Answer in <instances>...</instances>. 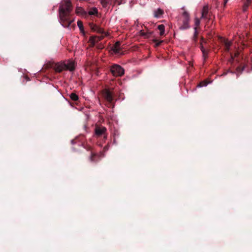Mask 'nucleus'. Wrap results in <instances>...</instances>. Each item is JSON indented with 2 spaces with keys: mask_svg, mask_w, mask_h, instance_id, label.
Returning a JSON list of instances; mask_svg holds the SVG:
<instances>
[{
  "mask_svg": "<svg viewBox=\"0 0 252 252\" xmlns=\"http://www.w3.org/2000/svg\"><path fill=\"white\" fill-rule=\"evenodd\" d=\"M209 16V7L208 5H205L202 10L201 18L204 19H207Z\"/></svg>",
  "mask_w": 252,
  "mask_h": 252,
  "instance_id": "nucleus-10",
  "label": "nucleus"
},
{
  "mask_svg": "<svg viewBox=\"0 0 252 252\" xmlns=\"http://www.w3.org/2000/svg\"><path fill=\"white\" fill-rule=\"evenodd\" d=\"M251 3V0H248L245 3V4L243 5V11H246L248 9V8Z\"/></svg>",
  "mask_w": 252,
  "mask_h": 252,
  "instance_id": "nucleus-21",
  "label": "nucleus"
},
{
  "mask_svg": "<svg viewBox=\"0 0 252 252\" xmlns=\"http://www.w3.org/2000/svg\"><path fill=\"white\" fill-rule=\"evenodd\" d=\"M65 69L66 70H68L69 71H73L75 69L74 63L72 61H67V63H65Z\"/></svg>",
  "mask_w": 252,
  "mask_h": 252,
  "instance_id": "nucleus-13",
  "label": "nucleus"
},
{
  "mask_svg": "<svg viewBox=\"0 0 252 252\" xmlns=\"http://www.w3.org/2000/svg\"><path fill=\"white\" fill-rule=\"evenodd\" d=\"M163 13V10L158 8L156 11H155V17H159Z\"/></svg>",
  "mask_w": 252,
  "mask_h": 252,
  "instance_id": "nucleus-18",
  "label": "nucleus"
},
{
  "mask_svg": "<svg viewBox=\"0 0 252 252\" xmlns=\"http://www.w3.org/2000/svg\"><path fill=\"white\" fill-rule=\"evenodd\" d=\"M104 35H100V36H92L90 37V40L91 41V43L92 45V46H94L95 43L98 42V41L102 40L103 37Z\"/></svg>",
  "mask_w": 252,
  "mask_h": 252,
  "instance_id": "nucleus-9",
  "label": "nucleus"
},
{
  "mask_svg": "<svg viewBox=\"0 0 252 252\" xmlns=\"http://www.w3.org/2000/svg\"><path fill=\"white\" fill-rule=\"evenodd\" d=\"M77 25H78L80 31L82 32H84V28H83V25L82 22L81 21H79V20L78 21H77Z\"/></svg>",
  "mask_w": 252,
  "mask_h": 252,
  "instance_id": "nucleus-22",
  "label": "nucleus"
},
{
  "mask_svg": "<svg viewBox=\"0 0 252 252\" xmlns=\"http://www.w3.org/2000/svg\"><path fill=\"white\" fill-rule=\"evenodd\" d=\"M153 41H154V42H155L156 43V46H159L161 44V43L163 42L162 40H159L156 39H154Z\"/></svg>",
  "mask_w": 252,
  "mask_h": 252,
  "instance_id": "nucleus-24",
  "label": "nucleus"
},
{
  "mask_svg": "<svg viewBox=\"0 0 252 252\" xmlns=\"http://www.w3.org/2000/svg\"><path fill=\"white\" fill-rule=\"evenodd\" d=\"M213 1H218V0H213Z\"/></svg>",
  "mask_w": 252,
  "mask_h": 252,
  "instance_id": "nucleus-27",
  "label": "nucleus"
},
{
  "mask_svg": "<svg viewBox=\"0 0 252 252\" xmlns=\"http://www.w3.org/2000/svg\"><path fill=\"white\" fill-rule=\"evenodd\" d=\"M228 0H223L224 1V5H225V4H226L227 2L228 1Z\"/></svg>",
  "mask_w": 252,
  "mask_h": 252,
  "instance_id": "nucleus-26",
  "label": "nucleus"
},
{
  "mask_svg": "<svg viewBox=\"0 0 252 252\" xmlns=\"http://www.w3.org/2000/svg\"><path fill=\"white\" fill-rule=\"evenodd\" d=\"M200 25V20L197 18H195V27H194V35H193V40L194 41H196V39H197V27H198Z\"/></svg>",
  "mask_w": 252,
  "mask_h": 252,
  "instance_id": "nucleus-11",
  "label": "nucleus"
},
{
  "mask_svg": "<svg viewBox=\"0 0 252 252\" xmlns=\"http://www.w3.org/2000/svg\"><path fill=\"white\" fill-rule=\"evenodd\" d=\"M95 154H93L92 152H91V156L90 158V159L91 161H94V157H95Z\"/></svg>",
  "mask_w": 252,
  "mask_h": 252,
  "instance_id": "nucleus-25",
  "label": "nucleus"
},
{
  "mask_svg": "<svg viewBox=\"0 0 252 252\" xmlns=\"http://www.w3.org/2000/svg\"><path fill=\"white\" fill-rule=\"evenodd\" d=\"M72 10V4L69 0H63L61 1L59 12L60 22L64 27H68L73 21L71 18Z\"/></svg>",
  "mask_w": 252,
  "mask_h": 252,
  "instance_id": "nucleus-1",
  "label": "nucleus"
},
{
  "mask_svg": "<svg viewBox=\"0 0 252 252\" xmlns=\"http://www.w3.org/2000/svg\"><path fill=\"white\" fill-rule=\"evenodd\" d=\"M94 135L97 137L103 136L105 140L107 139V128L103 126H96L94 128Z\"/></svg>",
  "mask_w": 252,
  "mask_h": 252,
  "instance_id": "nucleus-7",
  "label": "nucleus"
},
{
  "mask_svg": "<svg viewBox=\"0 0 252 252\" xmlns=\"http://www.w3.org/2000/svg\"><path fill=\"white\" fill-rule=\"evenodd\" d=\"M99 1L102 7L104 8L107 7L108 5L110 4L109 0H99Z\"/></svg>",
  "mask_w": 252,
  "mask_h": 252,
  "instance_id": "nucleus-19",
  "label": "nucleus"
},
{
  "mask_svg": "<svg viewBox=\"0 0 252 252\" xmlns=\"http://www.w3.org/2000/svg\"><path fill=\"white\" fill-rule=\"evenodd\" d=\"M102 95L105 100L109 103L111 107L113 108L114 107L113 101L115 96L114 88H105L103 89L102 91Z\"/></svg>",
  "mask_w": 252,
  "mask_h": 252,
  "instance_id": "nucleus-3",
  "label": "nucleus"
},
{
  "mask_svg": "<svg viewBox=\"0 0 252 252\" xmlns=\"http://www.w3.org/2000/svg\"><path fill=\"white\" fill-rule=\"evenodd\" d=\"M182 10H184L182 13V17L183 18V24L180 27V29L182 30H187L189 28V21L190 20V17L189 13L185 10L184 7L182 8Z\"/></svg>",
  "mask_w": 252,
  "mask_h": 252,
  "instance_id": "nucleus-5",
  "label": "nucleus"
},
{
  "mask_svg": "<svg viewBox=\"0 0 252 252\" xmlns=\"http://www.w3.org/2000/svg\"><path fill=\"white\" fill-rule=\"evenodd\" d=\"M158 30L160 31V35L162 36L165 32V26L163 24L159 25L158 26Z\"/></svg>",
  "mask_w": 252,
  "mask_h": 252,
  "instance_id": "nucleus-15",
  "label": "nucleus"
},
{
  "mask_svg": "<svg viewBox=\"0 0 252 252\" xmlns=\"http://www.w3.org/2000/svg\"><path fill=\"white\" fill-rule=\"evenodd\" d=\"M89 26H90V28L92 29V30L94 32H96L98 33H102V34L104 33V30L103 29L99 27L98 26H97L96 25H94L93 23H90Z\"/></svg>",
  "mask_w": 252,
  "mask_h": 252,
  "instance_id": "nucleus-8",
  "label": "nucleus"
},
{
  "mask_svg": "<svg viewBox=\"0 0 252 252\" xmlns=\"http://www.w3.org/2000/svg\"><path fill=\"white\" fill-rule=\"evenodd\" d=\"M88 13L90 15H97L98 13V10L95 7H93L91 8L89 11L88 12Z\"/></svg>",
  "mask_w": 252,
  "mask_h": 252,
  "instance_id": "nucleus-17",
  "label": "nucleus"
},
{
  "mask_svg": "<svg viewBox=\"0 0 252 252\" xmlns=\"http://www.w3.org/2000/svg\"><path fill=\"white\" fill-rule=\"evenodd\" d=\"M75 12L77 14H82L83 13H84L85 12V11H84V9H82L80 7H77L76 8Z\"/></svg>",
  "mask_w": 252,
  "mask_h": 252,
  "instance_id": "nucleus-23",
  "label": "nucleus"
},
{
  "mask_svg": "<svg viewBox=\"0 0 252 252\" xmlns=\"http://www.w3.org/2000/svg\"><path fill=\"white\" fill-rule=\"evenodd\" d=\"M120 45L121 43L118 41L115 44V45L113 47L112 50L114 51V52L116 54H119L120 52Z\"/></svg>",
  "mask_w": 252,
  "mask_h": 252,
  "instance_id": "nucleus-14",
  "label": "nucleus"
},
{
  "mask_svg": "<svg viewBox=\"0 0 252 252\" xmlns=\"http://www.w3.org/2000/svg\"><path fill=\"white\" fill-rule=\"evenodd\" d=\"M110 71L114 76H122L124 74L125 70L124 68L118 64H113L110 67Z\"/></svg>",
  "mask_w": 252,
  "mask_h": 252,
  "instance_id": "nucleus-6",
  "label": "nucleus"
},
{
  "mask_svg": "<svg viewBox=\"0 0 252 252\" xmlns=\"http://www.w3.org/2000/svg\"><path fill=\"white\" fill-rule=\"evenodd\" d=\"M221 46H224V51L228 54L230 58L228 62L230 63L236 61L239 62L238 58L239 56L240 53L239 51L236 50V47L233 46L232 42L228 40L227 39L221 36Z\"/></svg>",
  "mask_w": 252,
  "mask_h": 252,
  "instance_id": "nucleus-2",
  "label": "nucleus"
},
{
  "mask_svg": "<svg viewBox=\"0 0 252 252\" xmlns=\"http://www.w3.org/2000/svg\"><path fill=\"white\" fill-rule=\"evenodd\" d=\"M65 63H57L55 65V70L56 72H61L65 69Z\"/></svg>",
  "mask_w": 252,
  "mask_h": 252,
  "instance_id": "nucleus-12",
  "label": "nucleus"
},
{
  "mask_svg": "<svg viewBox=\"0 0 252 252\" xmlns=\"http://www.w3.org/2000/svg\"><path fill=\"white\" fill-rule=\"evenodd\" d=\"M211 82V81L209 80L208 79H206L203 81L200 82L199 84L197 85V86L200 87L206 86L208 84L210 83Z\"/></svg>",
  "mask_w": 252,
  "mask_h": 252,
  "instance_id": "nucleus-16",
  "label": "nucleus"
},
{
  "mask_svg": "<svg viewBox=\"0 0 252 252\" xmlns=\"http://www.w3.org/2000/svg\"><path fill=\"white\" fill-rule=\"evenodd\" d=\"M70 99L73 101H77L78 99V96L75 93H71L69 94Z\"/></svg>",
  "mask_w": 252,
  "mask_h": 252,
  "instance_id": "nucleus-20",
  "label": "nucleus"
},
{
  "mask_svg": "<svg viewBox=\"0 0 252 252\" xmlns=\"http://www.w3.org/2000/svg\"><path fill=\"white\" fill-rule=\"evenodd\" d=\"M210 41L201 37L200 41V48L202 53L203 62L204 63L208 58V54L210 50Z\"/></svg>",
  "mask_w": 252,
  "mask_h": 252,
  "instance_id": "nucleus-4",
  "label": "nucleus"
}]
</instances>
